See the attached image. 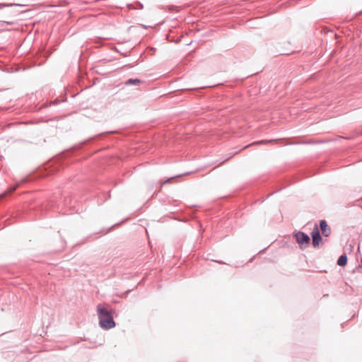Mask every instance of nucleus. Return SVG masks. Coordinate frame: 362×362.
<instances>
[{"mask_svg": "<svg viewBox=\"0 0 362 362\" xmlns=\"http://www.w3.org/2000/svg\"><path fill=\"white\" fill-rule=\"evenodd\" d=\"M311 237L313 240V245L314 247H317L319 246L320 243L322 242V237L320 235L318 227L317 225L314 227L313 230L311 232Z\"/></svg>", "mask_w": 362, "mask_h": 362, "instance_id": "obj_3", "label": "nucleus"}, {"mask_svg": "<svg viewBox=\"0 0 362 362\" xmlns=\"http://www.w3.org/2000/svg\"><path fill=\"white\" fill-rule=\"evenodd\" d=\"M141 83V81L139 78H129L124 83L126 86H137Z\"/></svg>", "mask_w": 362, "mask_h": 362, "instance_id": "obj_5", "label": "nucleus"}, {"mask_svg": "<svg viewBox=\"0 0 362 362\" xmlns=\"http://www.w3.org/2000/svg\"><path fill=\"white\" fill-rule=\"evenodd\" d=\"M294 237L297 243L301 249L307 247L310 243V238L308 234L304 232L298 231L294 233Z\"/></svg>", "mask_w": 362, "mask_h": 362, "instance_id": "obj_2", "label": "nucleus"}, {"mask_svg": "<svg viewBox=\"0 0 362 362\" xmlns=\"http://www.w3.org/2000/svg\"><path fill=\"white\" fill-rule=\"evenodd\" d=\"M274 140H269V141H266V140H262L261 141H259L257 142L258 144H266V143H271V142H273Z\"/></svg>", "mask_w": 362, "mask_h": 362, "instance_id": "obj_8", "label": "nucleus"}, {"mask_svg": "<svg viewBox=\"0 0 362 362\" xmlns=\"http://www.w3.org/2000/svg\"><path fill=\"white\" fill-rule=\"evenodd\" d=\"M97 313L99 325L102 329L108 330L115 327L112 310H108L104 305L98 304L97 305Z\"/></svg>", "mask_w": 362, "mask_h": 362, "instance_id": "obj_1", "label": "nucleus"}, {"mask_svg": "<svg viewBox=\"0 0 362 362\" xmlns=\"http://www.w3.org/2000/svg\"><path fill=\"white\" fill-rule=\"evenodd\" d=\"M19 185L20 184L18 183L15 185L11 186L5 192L0 194V198L4 197L7 193L14 192L18 187Z\"/></svg>", "mask_w": 362, "mask_h": 362, "instance_id": "obj_7", "label": "nucleus"}, {"mask_svg": "<svg viewBox=\"0 0 362 362\" xmlns=\"http://www.w3.org/2000/svg\"><path fill=\"white\" fill-rule=\"evenodd\" d=\"M320 230L322 231V235L324 236L328 237L331 234V228L327 225L326 221L321 220L320 221Z\"/></svg>", "mask_w": 362, "mask_h": 362, "instance_id": "obj_4", "label": "nucleus"}, {"mask_svg": "<svg viewBox=\"0 0 362 362\" xmlns=\"http://www.w3.org/2000/svg\"><path fill=\"white\" fill-rule=\"evenodd\" d=\"M346 263H347L346 255H341L337 260V264L339 266L343 267V266H345L346 264Z\"/></svg>", "mask_w": 362, "mask_h": 362, "instance_id": "obj_6", "label": "nucleus"}]
</instances>
